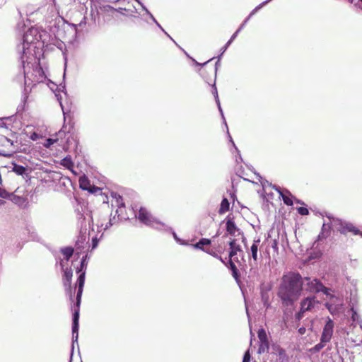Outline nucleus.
<instances>
[{"label": "nucleus", "instance_id": "f257e3e1", "mask_svg": "<svg viewBox=\"0 0 362 362\" xmlns=\"http://www.w3.org/2000/svg\"><path fill=\"white\" fill-rule=\"evenodd\" d=\"M303 277L297 272H288L283 275L278 288L277 296L284 306H291L301 296Z\"/></svg>", "mask_w": 362, "mask_h": 362}, {"label": "nucleus", "instance_id": "f03ea898", "mask_svg": "<svg viewBox=\"0 0 362 362\" xmlns=\"http://www.w3.org/2000/svg\"><path fill=\"white\" fill-rule=\"evenodd\" d=\"M45 35V32L40 30L37 27H32L29 28L23 35L22 52L21 54V60L23 67V78L26 83L27 73L26 67L29 66L30 57V50L32 47L35 49L37 47L34 45L42 40V37Z\"/></svg>", "mask_w": 362, "mask_h": 362}, {"label": "nucleus", "instance_id": "7ed1b4c3", "mask_svg": "<svg viewBox=\"0 0 362 362\" xmlns=\"http://www.w3.org/2000/svg\"><path fill=\"white\" fill-rule=\"evenodd\" d=\"M88 255H86L83 257L80 265V268H78L77 273H80V275L77 279L76 287L77 288V293H76V302L74 307V315H73V325H72V332L73 337H76V340L78 338V320H79V311H80V305L81 301V296L83 291V286L85 284V276H86V269L87 267V259Z\"/></svg>", "mask_w": 362, "mask_h": 362}, {"label": "nucleus", "instance_id": "20e7f679", "mask_svg": "<svg viewBox=\"0 0 362 362\" xmlns=\"http://www.w3.org/2000/svg\"><path fill=\"white\" fill-rule=\"evenodd\" d=\"M333 224L341 234L346 235L348 233H351L353 235H358L360 233V230L351 223L337 218L333 220Z\"/></svg>", "mask_w": 362, "mask_h": 362}, {"label": "nucleus", "instance_id": "39448f33", "mask_svg": "<svg viewBox=\"0 0 362 362\" xmlns=\"http://www.w3.org/2000/svg\"><path fill=\"white\" fill-rule=\"evenodd\" d=\"M16 152L13 141L0 135V156L10 157Z\"/></svg>", "mask_w": 362, "mask_h": 362}, {"label": "nucleus", "instance_id": "423d86ee", "mask_svg": "<svg viewBox=\"0 0 362 362\" xmlns=\"http://www.w3.org/2000/svg\"><path fill=\"white\" fill-rule=\"evenodd\" d=\"M73 276V272L71 269H66L64 272L62 277L63 285L65 288L66 293L69 296L70 300H74V291L77 288L75 287L74 290L71 287V279Z\"/></svg>", "mask_w": 362, "mask_h": 362}, {"label": "nucleus", "instance_id": "0eeeda50", "mask_svg": "<svg viewBox=\"0 0 362 362\" xmlns=\"http://www.w3.org/2000/svg\"><path fill=\"white\" fill-rule=\"evenodd\" d=\"M305 285V291L310 293H319V289H322V282L317 279L310 277L303 278V286Z\"/></svg>", "mask_w": 362, "mask_h": 362}, {"label": "nucleus", "instance_id": "6e6552de", "mask_svg": "<svg viewBox=\"0 0 362 362\" xmlns=\"http://www.w3.org/2000/svg\"><path fill=\"white\" fill-rule=\"evenodd\" d=\"M257 334H258V338L259 340L258 353L262 354V353L268 352L269 349V343L268 341L266 331L263 328H262V329H259Z\"/></svg>", "mask_w": 362, "mask_h": 362}, {"label": "nucleus", "instance_id": "1a4fd4ad", "mask_svg": "<svg viewBox=\"0 0 362 362\" xmlns=\"http://www.w3.org/2000/svg\"><path fill=\"white\" fill-rule=\"evenodd\" d=\"M334 327V321L332 319L328 318L325 325L323 327V330L321 335V339L322 341H330L333 335Z\"/></svg>", "mask_w": 362, "mask_h": 362}, {"label": "nucleus", "instance_id": "9d476101", "mask_svg": "<svg viewBox=\"0 0 362 362\" xmlns=\"http://www.w3.org/2000/svg\"><path fill=\"white\" fill-rule=\"evenodd\" d=\"M78 182L80 188L83 190H87L90 193H96L100 191V188L91 185L90 181L86 175L80 177Z\"/></svg>", "mask_w": 362, "mask_h": 362}, {"label": "nucleus", "instance_id": "9b49d317", "mask_svg": "<svg viewBox=\"0 0 362 362\" xmlns=\"http://www.w3.org/2000/svg\"><path fill=\"white\" fill-rule=\"evenodd\" d=\"M136 217L141 223L145 225H151L153 222V218L148 212V211L144 207L140 208Z\"/></svg>", "mask_w": 362, "mask_h": 362}, {"label": "nucleus", "instance_id": "f8f14e48", "mask_svg": "<svg viewBox=\"0 0 362 362\" xmlns=\"http://www.w3.org/2000/svg\"><path fill=\"white\" fill-rule=\"evenodd\" d=\"M318 303L319 301L316 299L315 296L307 297L300 302V309L303 310V311L305 312L310 311Z\"/></svg>", "mask_w": 362, "mask_h": 362}, {"label": "nucleus", "instance_id": "ddd939ff", "mask_svg": "<svg viewBox=\"0 0 362 362\" xmlns=\"http://www.w3.org/2000/svg\"><path fill=\"white\" fill-rule=\"evenodd\" d=\"M65 136L64 131L62 129L57 133L52 135V137L45 139V142L42 145L47 148H49L52 146L57 144L59 139H62V138Z\"/></svg>", "mask_w": 362, "mask_h": 362}, {"label": "nucleus", "instance_id": "4468645a", "mask_svg": "<svg viewBox=\"0 0 362 362\" xmlns=\"http://www.w3.org/2000/svg\"><path fill=\"white\" fill-rule=\"evenodd\" d=\"M275 189L278 192L281 197L284 203L287 206H292L293 204L294 197L288 189L281 190L280 188L276 187Z\"/></svg>", "mask_w": 362, "mask_h": 362}, {"label": "nucleus", "instance_id": "2eb2a0df", "mask_svg": "<svg viewBox=\"0 0 362 362\" xmlns=\"http://www.w3.org/2000/svg\"><path fill=\"white\" fill-rule=\"evenodd\" d=\"M234 261L239 262L237 258H234L233 259V258H229L228 263L224 264L231 270L232 276L237 281H238L240 280V275Z\"/></svg>", "mask_w": 362, "mask_h": 362}, {"label": "nucleus", "instance_id": "dca6fc26", "mask_svg": "<svg viewBox=\"0 0 362 362\" xmlns=\"http://www.w3.org/2000/svg\"><path fill=\"white\" fill-rule=\"evenodd\" d=\"M230 252L228 257L230 259L234 257L238 252H241V246L237 243V240L235 239H232L229 242Z\"/></svg>", "mask_w": 362, "mask_h": 362}, {"label": "nucleus", "instance_id": "f3484780", "mask_svg": "<svg viewBox=\"0 0 362 362\" xmlns=\"http://www.w3.org/2000/svg\"><path fill=\"white\" fill-rule=\"evenodd\" d=\"M260 245V239L258 238L257 240H254L251 247H250V252L251 256L253 260L257 262L258 260V251Z\"/></svg>", "mask_w": 362, "mask_h": 362}, {"label": "nucleus", "instance_id": "a211bd4d", "mask_svg": "<svg viewBox=\"0 0 362 362\" xmlns=\"http://www.w3.org/2000/svg\"><path fill=\"white\" fill-rule=\"evenodd\" d=\"M211 241L208 238H202L199 241L195 244L192 245V247L195 249L201 250L205 252L206 247H208L211 245Z\"/></svg>", "mask_w": 362, "mask_h": 362}, {"label": "nucleus", "instance_id": "6ab92c4d", "mask_svg": "<svg viewBox=\"0 0 362 362\" xmlns=\"http://www.w3.org/2000/svg\"><path fill=\"white\" fill-rule=\"evenodd\" d=\"M205 252L219 259L223 264H226V262L223 260L221 256L219 255V253L221 252V250H217L214 248H212L211 245H209L208 247H206Z\"/></svg>", "mask_w": 362, "mask_h": 362}, {"label": "nucleus", "instance_id": "aec40b11", "mask_svg": "<svg viewBox=\"0 0 362 362\" xmlns=\"http://www.w3.org/2000/svg\"><path fill=\"white\" fill-rule=\"evenodd\" d=\"M331 233V228L329 225L324 223L322 227V230L320 233L318 235L319 240L326 239L328 236L330 235Z\"/></svg>", "mask_w": 362, "mask_h": 362}, {"label": "nucleus", "instance_id": "412c9836", "mask_svg": "<svg viewBox=\"0 0 362 362\" xmlns=\"http://www.w3.org/2000/svg\"><path fill=\"white\" fill-rule=\"evenodd\" d=\"M238 230V229L235 223H234V221L232 219L227 220V221H226V230H227V232L229 234L234 235L235 232Z\"/></svg>", "mask_w": 362, "mask_h": 362}, {"label": "nucleus", "instance_id": "4be33fe9", "mask_svg": "<svg viewBox=\"0 0 362 362\" xmlns=\"http://www.w3.org/2000/svg\"><path fill=\"white\" fill-rule=\"evenodd\" d=\"M238 35V32H235L233 35L230 37V40L226 42V44L221 49V54L218 57V59H221L222 54L226 51L229 45L233 42V41L235 39Z\"/></svg>", "mask_w": 362, "mask_h": 362}, {"label": "nucleus", "instance_id": "5701e85b", "mask_svg": "<svg viewBox=\"0 0 362 362\" xmlns=\"http://www.w3.org/2000/svg\"><path fill=\"white\" fill-rule=\"evenodd\" d=\"M11 165L13 171L15 172L18 175H23L26 170L25 167L17 165L13 162L11 163Z\"/></svg>", "mask_w": 362, "mask_h": 362}, {"label": "nucleus", "instance_id": "b1692460", "mask_svg": "<svg viewBox=\"0 0 362 362\" xmlns=\"http://www.w3.org/2000/svg\"><path fill=\"white\" fill-rule=\"evenodd\" d=\"M229 202L226 198L223 199L221 203L219 214H224L229 210Z\"/></svg>", "mask_w": 362, "mask_h": 362}, {"label": "nucleus", "instance_id": "393cba45", "mask_svg": "<svg viewBox=\"0 0 362 362\" xmlns=\"http://www.w3.org/2000/svg\"><path fill=\"white\" fill-rule=\"evenodd\" d=\"M61 251H62V253L63 254V255L64 256V258L66 259V260L68 261L73 255L74 250V248L71 247H66L62 249Z\"/></svg>", "mask_w": 362, "mask_h": 362}, {"label": "nucleus", "instance_id": "a878e982", "mask_svg": "<svg viewBox=\"0 0 362 362\" xmlns=\"http://www.w3.org/2000/svg\"><path fill=\"white\" fill-rule=\"evenodd\" d=\"M326 343H327V341H322V339L320 338V342L317 344L313 349L312 350L315 352H318L320 351L322 349H323L325 346V344Z\"/></svg>", "mask_w": 362, "mask_h": 362}, {"label": "nucleus", "instance_id": "bb28decb", "mask_svg": "<svg viewBox=\"0 0 362 362\" xmlns=\"http://www.w3.org/2000/svg\"><path fill=\"white\" fill-rule=\"evenodd\" d=\"M100 10L105 13H110L115 11V8L110 5H103L100 6Z\"/></svg>", "mask_w": 362, "mask_h": 362}, {"label": "nucleus", "instance_id": "cd10ccee", "mask_svg": "<svg viewBox=\"0 0 362 362\" xmlns=\"http://www.w3.org/2000/svg\"><path fill=\"white\" fill-rule=\"evenodd\" d=\"M329 289L327 287H325L322 284V289H319V292H322L325 295H326L327 296H330L332 298H334V296L333 295H331L329 292Z\"/></svg>", "mask_w": 362, "mask_h": 362}, {"label": "nucleus", "instance_id": "c85d7f7f", "mask_svg": "<svg viewBox=\"0 0 362 362\" xmlns=\"http://www.w3.org/2000/svg\"><path fill=\"white\" fill-rule=\"evenodd\" d=\"M297 211H298V214L302 216L308 215V214H309L308 209L307 208L303 207V206L298 207L297 209Z\"/></svg>", "mask_w": 362, "mask_h": 362}, {"label": "nucleus", "instance_id": "c756f323", "mask_svg": "<svg viewBox=\"0 0 362 362\" xmlns=\"http://www.w3.org/2000/svg\"><path fill=\"white\" fill-rule=\"evenodd\" d=\"M305 313V311H303V310L300 308V310L296 314V320L300 321L303 317Z\"/></svg>", "mask_w": 362, "mask_h": 362}, {"label": "nucleus", "instance_id": "7c9ffc66", "mask_svg": "<svg viewBox=\"0 0 362 362\" xmlns=\"http://www.w3.org/2000/svg\"><path fill=\"white\" fill-rule=\"evenodd\" d=\"M216 103L217 104V106H218V110H219V112H220V113L221 115V117L223 119V122L225 123V125L227 127V124H226V119H225L224 116H223V112L222 108L221 107L220 100L218 102H216Z\"/></svg>", "mask_w": 362, "mask_h": 362}, {"label": "nucleus", "instance_id": "2f4dec72", "mask_svg": "<svg viewBox=\"0 0 362 362\" xmlns=\"http://www.w3.org/2000/svg\"><path fill=\"white\" fill-rule=\"evenodd\" d=\"M250 354L249 351H247L243 356V362H250Z\"/></svg>", "mask_w": 362, "mask_h": 362}, {"label": "nucleus", "instance_id": "473e14b6", "mask_svg": "<svg viewBox=\"0 0 362 362\" xmlns=\"http://www.w3.org/2000/svg\"><path fill=\"white\" fill-rule=\"evenodd\" d=\"M272 0H266L264 1H263L262 3H261L260 4H259L258 6H257L255 8V10L257 11V12L261 9L264 5L267 4L269 2H270Z\"/></svg>", "mask_w": 362, "mask_h": 362}, {"label": "nucleus", "instance_id": "72a5a7b5", "mask_svg": "<svg viewBox=\"0 0 362 362\" xmlns=\"http://www.w3.org/2000/svg\"><path fill=\"white\" fill-rule=\"evenodd\" d=\"M272 0H266L264 1H263L262 3H261L260 4H259L258 6H257L255 8V10L257 11V12L261 9L264 5L267 4L269 2H270Z\"/></svg>", "mask_w": 362, "mask_h": 362}, {"label": "nucleus", "instance_id": "f704fd0d", "mask_svg": "<svg viewBox=\"0 0 362 362\" xmlns=\"http://www.w3.org/2000/svg\"><path fill=\"white\" fill-rule=\"evenodd\" d=\"M213 87H214V89H213V91H212V93L214 95L216 102H218L219 101V98H218V90H217V88H216L215 84H214Z\"/></svg>", "mask_w": 362, "mask_h": 362}, {"label": "nucleus", "instance_id": "c9c22d12", "mask_svg": "<svg viewBox=\"0 0 362 362\" xmlns=\"http://www.w3.org/2000/svg\"><path fill=\"white\" fill-rule=\"evenodd\" d=\"M171 40H173L175 44V41L171 37V36L163 29V28L158 23V25H156Z\"/></svg>", "mask_w": 362, "mask_h": 362}, {"label": "nucleus", "instance_id": "e433bc0d", "mask_svg": "<svg viewBox=\"0 0 362 362\" xmlns=\"http://www.w3.org/2000/svg\"><path fill=\"white\" fill-rule=\"evenodd\" d=\"M9 119V117L0 118V127L8 129L7 124L6 123L3 122L2 120L3 119Z\"/></svg>", "mask_w": 362, "mask_h": 362}, {"label": "nucleus", "instance_id": "4c0bfd02", "mask_svg": "<svg viewBox=\"0 0 362 362\" xmlns=\"http://www.w3.org/2000/svg\"><path fill=\"white\" fill-rule=\"evenodd\" d=\"M250 19H247V17L246 18V19L243 21V23L240 25V26L239 27V28L235 31V32H238V34L239 33V32L245 27V25H246V23H247V21H249Z\"/></svg>", "mask_w": 362, "mask_h": 362}, {"label": "nucleus", "instance_id": "58836bf2", "mask_svg": "<svg viewBox=\"0 0 362 362\" xmlns=\"http://www.w3.org/2000/svg\"><path fill=\"white\" fill-rule=\"evenodd\" d=\"M147 15L150 17V18L153 21V22L156 25H158V22L156 21V19L154 18V16L152 15V13L149 11H147Z\"/></svg>", "mask_w": 362, "mask_h": 362}, {"label": "nucleus", "instance_id": "ea45409f", "mask_svg": "<svg viewBox=\"0 0 362 362\" xmlns=\"http://www.w3.org/2000/svg\"><path fill=\"white\" fill-rule=\"evenodd\" d=\"M40 138L39 135L36 132H33L30 136V139L33 141H37Z\"/></svg>", "mask_w": 362, "mask_h": 362}, {"label": "nucleus", "instance_id": "a19ab883", "mask_svg": "<svg viewBox=\"0 0 362 362\" xmlns=\"http://www.w3.org/2000/svg\"><path fill=\"white\" fill-rule=\"evenodd\" d=\"M98 240L97 238L92 239V249H95L98 246Z\"/></svg>", "mask_w": 362, "mask_h": 362}, {"label": "nucleus", "instance_id": "79ce46f5", "mask_svg": "<svg viewBox=\"0 0 362 362\" xmlns=\"http://www.w3.org/2000/svg\"><path fill=\"white\" fill-rule=\"evenodd\" d=\"M213 59H214V58L210 59L209 61H207V62H204V63H203V64H200V63L197 62V61H195L194 59H193V61H194V64H195L196 65H197V66H204L205 64H206L209 62H210V61H211V60H212Z\"/></svg>", "mask_w": 362, "mask_h": 362}, {"label": "nucleus", "instance_id": "37998d69", "mask_svg": "<svg viewBox=\"0 0 362 362\" xmlns=\"http://www.w3.org/2000/svg\"><path fill=\"white\" fill-rule=\"evenodd\" d=\"M62 160V162L60 163L61 164H62L64 165H67L71 163V160L64 159V160Z\"/></svg>", "mask_w": 362, "mask_h": 362}, {"label": "nucleus", "instance_id": "c03bdc74", "mask_svg": "<svg viewBox=\"0 0 362 362\" xmlns=\"http://www.w3.org/2000/svg\"><path fill=\"white\" fill-rule=\"evenodd\" d=\"M305 331H306V329H305V328L304 327H300L298 329V332L300 334H304L305 333Z\"/></svg>", "mask_w": 362, "mask_h": 362}, {"label": "nucleus", "instance_id": "a18cd8bd", "mask_svg": "<svg viewBox=\"0 0 362 362\" xmlns=\"http://www.w3.org/2000/svg\"><path fill=\"white\" fill-rule=\"evenodd\" d=\"M257 11L255 8H254L250 13V15L247 16V19H250L253 15L256 13Z\"/></svg>", "mask_w": 362, "mask_h": 362}, {"label": "nucleus", "instance_id": "49530a36", "mask_svg": "<svg viewBox=\"0 0 362 362\" xmlns=\"http://www.w3.org/2000/svg\"><path fill=\"white\" fill-rule=\"evenodd\" d=\"M115 11H117L124 15L122 11H127V9L125 8H119L118 9H115Z\"/></svg>", "mask_w": 362, "mask_h": 362}, {"label": "nucleus", "instance_id": "de8ad7c7", "mask_svg": "<svg viewBox=\"0 0 362 362\" xmlns=\"http://www.w3.org/2000/svg\"><path fill=\"white\" fill-rule=\"evenodd\" d=\"M262 299H263L264 303L265 304V303H267L268 302L269 297L268 296H265L264 295H263L262 296Z\"/></svg>", "mask_w": 362, "mask_h": 362}, {"label": "nucleus", "instance_id": "09e8293b", "mask_svg": "<svg viewBox=\"0 0 362 362\" xmlns=\"http://www.w3.org/2000/svg\"><path fill=\"white\" fill-rule=\"evenodd\" d=\"M326 307L327 308V309L329 310V312L332 313V305H329V303H326Z\"/></svg>", "mask_w": 362, "mask_h": 362}, {"label": "nucleus", "instance_id": "8fccbe9b", "mask_svg": "<svg viewBox=\"0 0 362 362\" xmlns=\"http://www.w3.org/2000/svg\"><path fill=\"white\" fill-rule=\"evenodd\" d=\"M294 199V200L296 201V203H298V204H303V202H301V201H300V200H299V199H296L295 197H294V199Z\"/></svg>", "mask_w": 362, "mask_h": 362}, {"label": "nucleus", "instance_id": "3c124183", "mask_svg": "<svg viewBox=\"0 0 362 362\" xmlns=\"http://www.w3.org/2000/svg\"><path fill=\"white\" fill-rule=\"evenodd\" d=\"M352 311H353L352 319L354 320H355V317H356V313L353 309H352Z\"/></svg>", "mask_w": 362, "mask_h": 362}, {"label": "nucleus", "instance_id": "603ef678", "mask_svg": "<svg viewBox=\"0 0 362 362\" xmlns=\"http://www.w3.org/2000/svg\"><path fill=\"white\" fill-rule=\"evenodd\" d=\"M86 18H83V20L81 21V23H79V25L81 26L83 24H86Z\"/></svg>", "mask_w": 362, "mask_h": 362}, {"label": "nucleus", "instance_id": "864d4df0", "mask_svg": "<svg viewBox=\"0 0 362 362\" xmlns=\"http://www.w3.org/2000/svg\"><path fill=\"white\" fill-rule=\"evenodd\" d=\"M126 0H117V2H119V3H124Z\"/></svg>", "mask_w": 362, "mask_h": 362}, {"label": "nucleus", "instance_id": "5fc2aeb1", "mask_svg": "<svg viewBox=\"0 0 362 362\" xmlns=\"http://www.w3.org/2000/svg\"><path fill=\"white\" fill-rule=\"evenodd\" d=\"M91 16H92V17H93V18H95V17H94V14H93V8H91Z\"/></svg>", "mask_w": 362, "mask_h": 362}, {"label": "nucleus", "instance_id": "6e6d98bb", "mask_svg": "<svg viewBox=\"0 0 362 362\" xmlns=\"http://www.w3.org/2000/svg\"><path fill=\"white\" fill-rule=\"evenodd\" d=\"M63 158L66 159V158H71L69 157L68 156H64Z\"/></svg>", "mask_w": 362, "mask_h": 362}, {"label": "nucleus", "instance_id": "4d7b16f0", "mask_svg": "<svg viewBox=\"0 0 362 362\" xmlns=\"http://www.w3.org/2000/svg\"><path fill=\"white\" fill-rule=\"evenodd\" d=\"M354 0H348L349 2L353 3Z\"/></svg>", "mask_w": 362, "mask_h": 362}, {"label": "nucleus", "instance_id": "13d9d810", "mask_svg": "<svg viewBox=\"0 0 362 362\" xmlns=\"http://www.w3.org/2000/svg\"><path fill=\"white\" fill-rule=\"evenodd\" d=\"M185 54L189 57V55L187 54V52H185Z\"/></svg>", "mask_w": 362, "mask_h": 362}, {"label": "nucleus", "instance_id": "bf43d9fd", "mask_svg": "<svg viewBox=\"0 0 362 362\" xmlns=\"http://www.w3.org/2000/svg\"><path fill=\"white\" fill-rule=\"evenodd\" d=\"M359 234H361V235L362 236V233H360Z\"/></svg>", "mask_w": 362, "mask_h": 362}]
</instances>
